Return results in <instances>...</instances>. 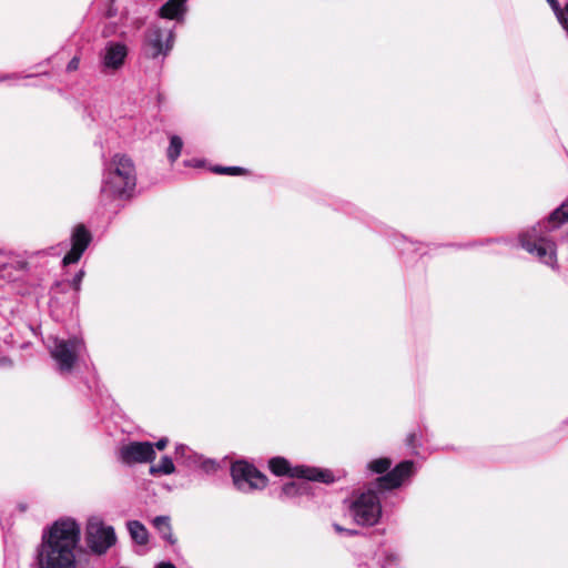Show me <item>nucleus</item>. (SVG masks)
<instances>
[{
  "mask_svg": "<svg viewBox=\"0 0 568 568\" xmlns=\"http://www.w3.org/2000/svg\"><path fill=\"white\" fill-rule=\"evenodd\" d=\"M155 455L153 444L150 442H131L122 446L119 452L121 462L128 465L153 462Z\"/></svg>",
  "mask_w": 568,
  "mask_h": 568,
  "instance_id": "nucleus-10",
  "label": "nucleus"
},
{
  "mask_svg": "<svg viewBox=\"0 0 568 568\" xmlns=\"http://www.w3.org/2000/svg\"><path fill=\"white\" fill-rule=\"evenodd\" d=\"M547 2L550 4L552 11L555 12V14L558 19L560 17V14L564 12L558 0H547Z\"/></svg>",
  "mask_w": 568,
  "mask_h": 568,
  "instance_id": "nucleus-27",
  "label": "nucleus"
},
{
  "mask_svg": "<svg viewBox=\"0 0 568 568\" xmlns=\"http://www.w3.org/2000/svg\"><path fill=\"white\" fill-rule=\"evenodd\" d=\"M349 513L355 523L363 526L377 524L382 515L381 500L373 489L359 494L351 504Z\"/></svg>",
  "mask_w": 568,
  "mask_h": 568,
  "instance_id": "nucleus-3",
  "label": "nucleus"
},
{
  "mask_svg": "<svg viewBox=\"0 0 568 568\" xmlns=\"http://www.w3.org/2000/svg\"><path fill=\"white\" fill-rule=\"evenodd\" d=\"M153 526L160 532L163 539L169 541L170 544H174L175 539L172 535V528L170 524V518L168 516H158L153 519Z\"/></svg>",
  "mask_w": 568,
  "mask_h": 568,
  "instance_id": "nucleus-17",
  "label": "nucleus"
},
{
  "mask_svg": "<svg viewBox=\"0 0 568 568\" xmlns=\"http://www.w3.org/2000/svg\"><path fill=\"white\" fill-rule=\"evenodd\" d=\"M302 485H297L295 483H290L283 486L282 495L291 497L297 494H301Z\"/></svg>",
  "mask_w": 568,
  "mask_h": 568,
  "instance_id": "nucleus-24",
  "label": "nucleus"
},
{
  "mask_svg": "<svg viewBox=\"0 0 568 568\" xmlns=\"http://www.w3.org/2000/svg\"><path fill=\"white\" fill-rule=\"evenodd\" d=\"M79 64H80V59L78 57H73L70 62L68 63L67 65V70L69 72H72V71H75L78 70L79 68Z\"/></svg>",
  "mask_w": 568,
  "mask_h": 568,
  "instance_id": "nucleus-28",
  "label": "nucleus"
},
{
  "mask_svg": "<svg viewBox=\"0 0 568 568\" xmlns=\"http://www.w3.org/2000/svg\"><path fill=\"white\" fill-rule=\"evenodd\" d=\"M558 20H559L560 24L564 27V29L568 33V1H567V4H566L565 9H564V12L560 14Z\"/></svg>",
  "mask_w": 568,
  "mask_h": 568,
  "instance_id": "nucleus-26",
  "label": "nucleus"
},
{
  "mask_svg": "<svg viewBox=\"0 0 568 568\" xmlns=\"http://www.w3.org/2000/svg\"><path fill=\"white\" fill-rule=\"evenodd\" d=\"M392 466V462L388 458H378L368 464V468L376 474H383L388 470Z\"/></svg>",
  "mask_w": 568,
  "mask_h": 568,
  "instance_id": "nucleus-21",
  "label": "nucleus"
},
{
  "mask_svg": "<svg viewBox=\"0 0 568 568\" xmlns=\"http://www.w3.org/2000/svg\"><path fill=\"white\" fill-rule=\"evenodd\" d=\"M523 248L536 256L546 265L556 267V245L541 234V225L534 226L530 232L520 236Z\"/></svg>",
  "mask_w": 568,
  "mask_h": 568,
  "instance_id": "nucleus-4",
  "label": "nucleus"
},
{
  "mask_svg": "<svg viewBox=\"0 0 568 568\" xmlns=\"http://www.w3.org/2000/svg\"><path fill=\"white\" fill-rule=\"evenodd\" d=\"M185 164L192 165V166H201L202 162L201 161H190V162H185Z\"/></svg>",
  "mask_w": 568,
  "mask_h": 568,
  "instance_id": "nucleus-31",
  "label": "nucleus"
},
{
  "mask_svg": "<svg viewBox=\"0 0 568 568\" xmlns=\"http://www.w3.org/2000/svg\"><path fill=\"white\" fill-rule=\"evenodd\" d=\"M136 186V170L131 158L114 154L104 165L101 184V201L128 200Z\"/></svg>",
  "mask_w": 568,
  "mask_h": 568,
  "instance_id": "nucleus-2",
  "label": "nucleus"
},
{
  "mask_svg": "<svg viewBox=\"0 0 568 568\" xmlns=\"http://www.w3.org/2000/svg\"><path fill=\"white\" fill-rule=\"evenodd\" d=\"M212 172L216 174H226V175H239L244 172V169L241 166H221L215 165L211 169Z\"/></svg>",
  "mask_w": 568,
  "mask_h": 568,
  "instance_id": "nucleus-22",
  "label": "nucleus"
},
{
  "mask_svg": "<svg viewBox=\"0 0 568 568\" xmlns=\"http://www.w3.org/2000/svg\"><path fill=\"white\" fill-rule=\"evenodd\" d=\"M155 568H176L173 564L162 561L155 566Z\"/></svg>",
  "mask_w": 568,
  "mask_h": 568,
  "instance_id": "nucleus-30",
  "label": "nucleus"
},
{
  "mask_svg": "<svg viewBox=\"0 0 568 568\" xmlns=\"http://www.w3.org/2000/svg\"><path fill=\"white\" fill-rule=\"evenodd\" d=\"M174 33L172 29H162L152 26L145 36L144 53L146 57L156 59L166 57L173 48Z\"/></svg>",
  "mask_w": 568,
  "mask_h": 568,
  "instance_id": "nucleus-9",
  "label": "nucleus"
},
{
  "mask_svg": "<svg viewBox=\"0 0 568 568\" xmlns=\"http://www.w3.org/2000/svg\"><path fill=\"white\" fill-rule=\"evenodd\" d=\"M82 351L84 343L79 337L68 341L53 337L50 346V354L61 372H70Z\"/></svg>",
  "mask_w": 568,
  "mask_h": 568,
  "instance_id": "nucleus-6",
  "label": "nucleus"
},
{
  "mask_svg": "<svg viewBox=\"0 0 568 568\" xmlns=\"http://www.w3.org/2000/svg\"><path fill=\"white\" fill-rule=\"evenodd\" d=\"M193 465H199L206 473H214L219 468V464L213 459H204L200 455H194Z\"/></svg>",
  "mask_w": 568,
  "mask_h": 568,
  "instance_id": "nucleus-20",
  "label": "nucleus"
},
{
  "mask_svg": "<svg viewBox=\"0 0 568 568\" xmlns=\"http://www.w3.org/2000/svg\"><path fill=\"white\" fill-rule=\"evenodd\" d=\"M91 242V234L83 224L77 225L71 234V250L64 255V265L77 263Z\"/></svg>",
  "mask_w": 568,
  "mask_h": 568,
  "instance_id": "nucleus-11",
  "label": "nucleus"
},
{
  "mask_svg": "<svg viewBox=\"0 0 568 568\" xmlns=\"http://www.w3.org/2000/svg\"><path fill=\"white\" fill-rule=\"evenodd\" d=\"M413 467L414 463L412 460L399 463L394 469L376 479V488L378 490H390L399 487L405 478L410 476Z\"/></svg>",
  "mask_w": 568,
  "mask_h": 568,
  "instance_id": "nucleus-12",
  "label": "nucleus"
},
{
  "mask_svg": "<svg viewBox=\"0 0 568 568\" xmlns=\"http://www.w3.org/2000/svg\"><path fill=\"white\" fill-rule=\"evenodd\" d=\"M80 526L74 519L54 521L43 531L37 550L39 568H75V548L80 541Z\"/></svg>",
  "mask_w": 568,
  "mask_h": 568,
  "instance_id": "nucleus-1",
  "label": "nucleus"
},
{
  "mask_svg": "<svg viewBox=\"0 0 568 568\" xmlns=\"http://www.w3.org/2000/svg\"><path fill=\"white\" fill-rule=\"evenodd\" d=\"M131 538L139 545L148 542V530L138 520H130L126 524Z\"/></svg>",
  "mask_w": 568,
  "mask_h": 568,
  "instance_id": "nucleus-16",
  "label": "nucleus"
},
{
  "mask_svg": "<svg viewBox=\"0 0 568 568\" xmlns=\"http://www.w3.org/2000/svg\"><path fill=\"white\" fill-rule=\"evenodd\" d=\"M126 55L128 48L125 44L110 41L104 48L102 57L103 65L106 69L118 70L123 65Z\"/></svg>",
  "mask_w": 568,
  "mask_h": 568,
  "instance_id": "nucleus-13",
  "label": "nucleus"
},
{
  "mask_svg": "<svg viewBox=\"0 0 568 568\" xmlns=\"http://www.w3.org/2000/svg\"><path fill=\"white\" fill-rule=\"evenodd\" d=\"M84 277V271L83 270H80L75 275L74 277L72 278L71 281V285L72 287L79 292L80 291V287H81V282Z\"/></svg>",
  "mask_w": 568,
  "mask_h": 568,
  "instance_id": "nucleus-25",
  "label": "nucleus"
},
{
  "mask_svg": "<svg viewBox=\"0 0 568 568\" xmlns=\"http://www.w3.org/2000/svg\"><path fill=\"white\" fill-rule=\"evenodd\" d=\"M85 539L91 551L97 555L105 554L116 542L114 528L98 517L88 520Z\"/></svg>",
  "mask_w": 568,
  "mask_h": 568,
  "instance_id": "nucleus-5",
  "label": "nucleus"
},
{
  "mask_svg": "<svg viewBox=\"0 0 568 568\" xmlns=\"http://www.w3.org/2000/svg\"><path fill=\"white\" fill-rule=\"evenodd\" d=\"M175 454H176V457H183L185 458L186 460V464L189 466L193 465V460H194V455H196L195 453H193L186 445H178L176 448H175Z\"/></svg>",
  "mask_w": 568,
  "mask_h": 568,
  "instance_id": "nucleus-23",
  "label": "nucleus"
},
{
  "mask_svg": "<svg viewBox=\"0 0 568 568\" xmlns=\"http://www.w3.org/2000/svg\"><path fill=\"white\" fill-rule=\"evenodd\" d=\"M182 146H183V141L180 136H178V135L171 136L170 145L168 149V158L172 163L175 162L178 160V158L180 156Z\"/></svg>",
  "mask_w": 568,
  "mask_h": 568,
  "instance_id": "nucleus-19",
  "label": "nucleus"
},
{
  "mask_svg": "<svg viewBox=\"0 0 568 568\" xmlns=\"http://www.w3.org/2000/svg\"><path fill=\"white\" fill-rule=\"evenodd\" d=\"M568 222V201L557 207L548 217L545 229L551 231Z\"/></svg>",
  "mask_w": 568,
  "mask_h": 568,
  "instance_id": "nucleus-15",
  "label": "nucleus"
},
{
  "mask_svg": "<svg viewBox=\"0 0 568 568\" xmlns=\"http://www.w3.org/2000/svg\"><path fill=\"white\" fill-rule=\"evenodd\" d=\"M234 485L241 491L248 493L263 489L267 484L266 476L246 462H236L231 467Z\"/></svg>",
  "mask_w": 568,
  "mask_h": 568,
  "instance_id": "nucleus-8",
  "label": "nucleus"
},
{
  "mask_svg": "<svg viewBox=\"0 0 568 568\" xmlns=\"http://www.w3.org/2000/svg\"><path fill=\"white\" fill-rule=\"evenodd\" d=\"M168 443V438H161L155 444H153V448L156 447L159 450H162L166 447Z\"/></svg>",
  "mask_w": 568,
  "mask_h": 568,
  "instance_id": "nucleus-29",
  "label": "nucleus"
},
{
  "mask_svg": "<svg viewBox=\"0 0 568 568\" xmlns=\"http://www.w3.org/2000/svg\"><path fill=\"white\" fill-rule=\"evenodd\" d=\"M268 467L271 471L277 476L288 475L291 477L326 484L332 483L334 479L332 473L328 470H322L306 466H296L291 468L288 462L283 457H273L268 462Z\"/></svg>",
  "mask_w": 568,
  "mask_h": 568,
  "instance_id": "nucleus-7",
  "label": "nucleus"
},
{
  "mask_svg": "<svg viewBox=\"0 0 568 568\" xmlns=\"http://www.w3.org/2000/svg\"><path fill=\"white\" fill-rule=\"evenodd\" d=\"M175 470V466L173 464V460L169 456H163L158 465H153L150 467V473L152 475L156 474H163V475H171Z\"/></svg>",
  "mask_w": 568,
  "mask_h": 568,
  "instance_id": "nucleus-18",
  "label": "nucleus"
},
{
  "mask_svg": "<svg viewBox=\"0 0 568 568\" xmlns=\"http://www.w3.org/2000/svg\"><path fill=\"white\" fill-rule=\"evenodd\" d=\"M187 0H168L160 9L159 16L164 19L183 20Z\"/></svg>",
  "mask_w": 568,
  "mask_h": 568,
  "instance_id": "nucleus-14",
  "label": "nucleus"
},
{
  "mask_svg": "<svg viewBox=\"0 0 568 568\" xmlns=\"http://www.w3.org/2000/svg\"><path fill=\"white\" fill-rule=\"evenodd\" d=\"M334 527H335V529H336L337 531H343V528H342V527H339L338 525H334Z\"/></svg>",
  "mask_w": 568,
  "mask_h": 568,
  "instance_id": "nucleus-32",
  "label": "nucleus"
}]
</instances>
